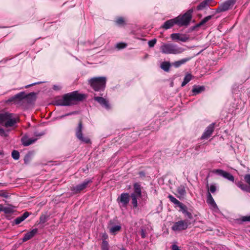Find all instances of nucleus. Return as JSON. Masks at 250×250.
Listing matches in <instances>:
<instances>
[{
	"mask_svg": "<svg viewBox=\"0 0 250 250\" xmlns=\"http://www.w3.org/2000/svg\"><path fill=\"white\" fill-rule=\"evenodd\" d=\"M130 197L131 198L132 204L133 205V208H137L138 206L137 198L141 197L137 195H135L134 194H131Z\"/></svg>",
	"mask_w": 250,
	"mask_h": 250,
	"instance_id": "30",
	"label": "nucleus"
},
{
	"mask_svg": "<svg viewBox=\"0 0 250 250\" xmlns=\"http://www.w3.org/2000/svg\"><path fill=\"white\" fill-rule=\"evenodd\" d=\"M38 232V229H32L31 231L28 232L26 234H25L24 237L22 238V241L25 242L27 240L32 238L33 236L35 235Z\"/></svg>",
	"mask_w": 250,
	"mask_h": 250,
	"instance_id": "17",
	"label": "nucleus"
},
{
	"mask_svg": "<svg viewBox=\"0 0 250 250\" xmlns=\"http://www.w3.org/2000/svg\"><path fill=\"white\" fill-rule=\"evenodd\" d=\"M171 249H172V250H180L179 249L178 247L176 245H175V244H173L172 245Z\"/></svg>",
	"mask_w": 250,
	"mask_h": 250,
	"instance_id": "50",
	"label": "nucleus"
},
{
	"mask_svg": "<svg viewBox=\"0 0 250 250\" xmlns=\"http://www.w3.org/2000/svg\"><path fill=\"white\" fill-rule=\"evenodd\" d=\"M178 206L180 208L181 210L183 213H186L188 216H191V214L187 211V207L185 205H184L183 203H181L179 205V206Z\"/></svg>",
	"mask_w": 250,
	"mask_h": 250,
	"instance_id": "34",
	"label": "nucleus"
},
{
	"mask_svg": "<svg viewBox=\"0 0 250 250\" xmlns=\"http://www.w3.org/2000/svg\"><path fill=\"white\" fill-rule=\"evenodd\" d=\"M116 22L118 24H123L124 22V19L123 18H118L117 20V21H116Z\"/></svg>",
	"mask_w": 250,
	"mask_h": 250,
	"instance_id": "45",
	"label": "nucleus"
},
{
	"mask_svg": "<svg viewBox=\"0 0 250 250\" xmlns=\"http://www.w3.org/2000/svg\"><path fill=\"white\" fill-rule=\"evenodd\" d=\"M106 81L104 77H94L89 80V83L95 91H99L104 89Z\"/></svg>",
	"mask_w": 250,
	"mask_h": 250,
	"instance_id": "3",
	"label": "nucleus"
},
{
	"mask_svg": "<svg viewBox=\"0 0 250 250\" xmlns=\"http://www.w3.org/2000/svg\"><path fill=\"white\" fill-rule=\"evenodd\" d=\"M207 186L208 187V182H207Z\"/></svg>",
	"mask_w": 250,
	"mask_h": 250,
	"instance_id": "55",
	"label": "nucleus"
},
{
	"mask_svg": "<svg viewBox=\"0 0 250 250\" xmlns=\"http://www.w3.org/2000/svg\"><path fill=\"white\" fill-rule=\"evenodd\" d=\"M130 200V195L128 193H123L117 199L120 208H126Z\"/></svg>",
	"mask_w": 250,
	"mask_h": 250,
	"instance_id": "7",
	"label": "nucleus"
},
{
	"mask_svg": "<svg viewBox=\"0 0 250 250\" xmlns=\"http://www.w3.org/2000/svg\"><path fill=\"white\" fill-rule=\"evenodd\" d=\"M174 24H176L175 18L166 21L162 27L165 29H168L172 27Z\"/></svg>",
	"mask_w": 250,
	"mask_h": 250,
	"instance_id": "21",
	"label": "nucleus"
},
{
	"mask_svg": "<svg viewBox=\"0 0 250 250\" xmlns=\"http://www.w3.org/2000/svg\"><path fill=\"white\" fill-rule=\"evenodd\" d=\"M29 215V213L28 212H25L21 216L16 218L14 221L15 224L18 225L20 224L21 222L24 221L26 218Z\"/></svg>",
	"mask_w": 250,
	"mask_h": 250,
	"instance_id": "23",
	"label": "nucleus"
},
{
	"mask_svg": "<svg viewBox=\"0 0 250 250\" xmlns=\"http://www.w3.org/2000/svg\"><path fill=\"white\" fill-rule=\"evenodd\" d=\"M86 95L80 94L78 91H73L64 94L62 98L57 101V104L62 106H70L74 104L77 102L82 101L86 98Z\"/></svg>",
	"mask_w": 250,
	"mask_h": 250,
	"instance_id": "1",
	"label": "nucleus"
},
{
	"mask_svg": "<svg viewBox=\"0 0 250 250\" xmlns=\"http://www.w3.org/2000/svg\"><path fill=\"white\" fill-rule=\"evenodd\" d=\"M73 114H74V112L69 113H67V114H65L64 115L62 116L61 117L62 118V117H63L66 116H69V115H72Z\"/></svg>",
	"mask_w": 250,
	"mask_h": 250,
	"instance_id": "51",
	"label": "nucleus"
},
{
	"mask_svg": "<svg viewBox=\"0 0 250 250\" xmlns=\"http://www.w3.org/2000/svg\"><path fill=\"white\" fill-rule=\"evenodd\" d=\"M43 134V133H42V134H36V136H41Z\"/></svg>",
	"mask_w": 250,
	"mask_h": 250,
	"instance_id": "53",
	"label": "nucleus"
},
{
	"mask_svg": "<svg viewBox=\"0 0 250 250\" xmlns=\"http://www.w3.org/2000/svg\"><path fill=\"white\" fill-rule=\"evenodd\" d=\"M209 190L211 193H214L216 190L215 184L211 185L209 187Z\"/></svg>",
	"mask_w": 250,
	"mask_h": 250,
	"instance_id": "39",
	"label": "nucleus"
},
{
	"mask_svg": "<svg viewBox=\"0 0 250 250\" xmlns=\"http://www.w3.org/2000/svg\"><path fill=\"white\" fill-rule=\"evenodd\" d=\"M170 63L168 62H164L161 64V68L166 72L169 70Z\"/></svg>",
	"mask_w": 250,
	"mask_h": 250,
	"instance_id": "31",
	"label": "nucleus"
},
{
	"mask_svg": "<svg viewBox=\"0 0 250 250\" xmlns=\"http://www.w3.org/2000/svg\"><path fill=\"white\" fill-rule=\"evenodd\" d=\"M47 220V217L45 215H42L40 218V223H44Z\"/></svg>",
	"mask_w": 250,
	"mask_h": 250,
	"instance_id": "38",
	"label": "nucleus"
},
{
	"mask_svg": "<svg viewBox=\"0 0 250 250\" xmlns=\"http://www.w3.org/2000/svg\"><path fill=\"white\" fill-rule=\"evenodd\" d=\"M214 125L215 124L214 123H212L206 128L201 138V139H207L210 137L214 131Z\"/></svg>",
	"mask_w": 250,
	"mask_h": 250,
	"instance_id": "13",
	"label": "nucleus"
},
{
	"mask_svg": "<svg viewBox=\"0 0 250 250\" xmlns=\"http://www.w3.org/2000/svg\"><path fill=\"white\" fill-rule=\"evenodd\" d=\"M192 79V75L190 74H187L181 84L182 87L185 86Z\"/></svg>",
	"mask_w": 250,
	"mask_h": 250,
	"instance_id": "32",
	"label": "nucleus"
},
{
	"mask_svg": "<svg viewBox=\"0 0 250 250\" xmlns=\"http://www.w3.org/2000/svg\"><path fill=\"white\" fill-rule=\"evenodd\" d=\"M13 115L10 113L8 116L9 118L6 120V122L4 124V126L6 127H11L14 126L18 121V118H14Z\"/></svg>",
	"mask_w": 250,
	"mask_h": 250,
	"instance_id": "14",
	"label": "nucleus"
},
{
	"mask_svg": "<svg viewBox=\"0 0 250 250\" xmlns=\"http://www.w3.org/2000/svg\"><path fill=\"white\" fill-rule=\"evenodd\" d=\"M103 237L104 238V239H106V238H107L108 236H107V235L106 234H103Z\"/></svg>",
	"mask_w": 250,
	"mask_h": 250,
	"instance_id": "52",
	"label": "nucleus"
},
{
	"mask_svg": "<svg viewBox=\"0 0 250 250\" xmlns=\"http://www.w3.org/2000/svg\"><path fill=\"white\" fill-rule=\"evenodd\" d=\"M190 60L189 58H185V59H183L181 60H179V61H176L175 62H174L173 63H172V65L175 67H179V66H180L182 64H184L185 63H186L189 60Z\"/></svg>",
	"mask_w": 250,
	"mask_h": 250,
	"instance_id": "27",
	"label": "nucleus"
},
{
	"mask_svg": "<svg viewBox=\"0 0 250 250\" xmlns=\"http://www.w3.org/2000/svg\"><path fill=\"white\" fill-rule=\"evenodd\" d=\"M161 52L165 54H178L185 49L172 43H164L160 47Z\"/></svg>",
	"mask_w": 250,
	"mask_h": 250,
	"instance_id": "2",
	"label": "nucleus"
},
{
	"mask_svg": "<svg viewBox=\"0 0 250 250\" xmlns=\"http://www.w3.org/2000/svg\"><path fill=\"white\" fill-rule=\"evenodd\" d=\"M177 192L179 194L178 196H177V197L179 198H180L181 197H183L186 194V190L185 189V188L184 186H180L178 188H177Z\"/></svg>",
	"mask_w": 250,
	"mask_h": 250,
	"instance_id": "29",
	"label": "nucleus"
},
{
	"mask_svg": "<svg viewBox=\"0 0 250 250\" xmlns=\"http://www.w3.org/2000/svg\"><path fill=\"white\" fill-rule=\"evenodd\" d=\"M204 86L194 85L192 89V92L194 95H196L205 90Z\"/></svg>",
	"mask_w": 250,
	"mask_h": 250,
	"instance_id": "24",
	"label": "nucleus"
},
{
	"mask_svg": "<svg viewBox=\"0 0 250 250\" xmlns=\"http://www.w3.org/2000/svg\"><path fill=\"white\" fill-rule=\"evenodd\" d=\"M213 0H205L200 3V4L197 7L198 10H202L206 8L209 5L213 6V4H211V2L213 1Z\"/></svg>",
	"mask_w": 250,
	"mask_h": 250,
	"instance_id": "19",
	"label": "nucleus"
},
{
	"mask_svg": "<svg viewBox=\"0 0 250 250\" xmlns=\"http://www.w3.org/2000/svg\"><path fill=\"white\" fill-rule=\"evenodd\" d=\"M107 242L105 240H104L102 243L103 250H107Z\"/></svg>",
	"mask_w": 250,
	"mask_h": 250,
	"instance_id": "40",
	"label": "nucleus"
},
{
	"mask_svg": "<svg viewBox=\"0 0 250 250\" xmlns=\"http://www.w3.org/2000/svg\"><path fill=\"white\" fill-rule=\"evenodd\" d=\"M168 198L169 200L177 206H179V205L181 203V202H179L178 200H177L175 197H174L171 195H169L168 196Z\"/></svg>",
	"mask_w": 250,
	"mask_h": 250,
	"instance_id": "35",
	"label": "nucleus"
},
{
	"mask_svg": "<svg viewBox=\"0 0 250 250\" xmlns=\"http://www.w3.org/2000/svg\"><path fill=\"white\" fill-rule=\"evenodd\" d=\"M92 183L91 179H86L82 183L76 186L73 187L71 188V190L74 194L80 193L81 191L86 188L88 185Z\"/></svg>",
	"mask_w": 250,
	"mask_h": 250,
	"instance_id": "8",
	"label": "nucleus"
},
{
	"mask_svg": "<svg viewBox=\"0 0 250 250\" xmlns=\"http://www.w3.org/2000/svg\"><path fill=\"white\" fill-rule=\"evenodd\" d=\"M133 187H134V191L133 193H132L131 194L141 197V196H142L141 188L140 185H139L138 183H135L133 185Z\"/></svg>",
	"mask_w": 250,
	"mask_h": 250,
	"instance_id": "26",
	"label": "nucleus"
},
{
	"mask_svg": "<svg viewBox=\"0 0 250 250\" xmlns=\"http://www.w3.org/2000/svg\"><path fill=\"white\" fill-rule=\"evenodd\" d=\"M242 220L243 222L250 221V215L243 217L242 218Z\"/></svg>",
	"mask_w": 250,
	"mask_h": 250,
	"instance_id": "46",
	"label": "nucleus"
},
{
	"mask_svg": "<svg viewBox=\"0 0 250 250\" xmlns=\"http://www.w3.org/2000/svg\"><path fill=\"white\" fill-rule=\"evenodd\" d=\"M0 135L6 137L8 135V133L3 128H0Z\"/></svg>",
	"mask_w": 250,
	"mask_h": 250,
	"instance_id": "41",
	"label": "nucleus"
},
{
	"mask_svg": "<svg viewBox=\"0 0 250 250\" xmlns=\"http://www.w3.org/2000/svg\"><path fill=\"white\" fill-rule=\"evenodd\" d=\"M42 82H37V83H33L32 84H30L29 85H27L26 86H25V88H28L30 86H33V85H36V84H40V83H41Z\"/></svg>",
	"mask_w": 250,
	"mask_h": 250,
	"instance_id": "49",
	"label": "nucleus"
},
{
	"mask_svg": "<svg viewBox=\"0 0 250 250\" xmlns=\"http://www.w3.org/2000/svg\"><path fill=\"white\" fill-rule=\"evenodd\" d=\"M121 229V226L120 225L113 226L109 228V232L114 235H116Z\"/></svg>",
	"mask_w": 250,
	"mask_h": 250,
	"instance_id": "25",
	"label": "nucleus"
},
{
	"mask_svg": "<svg viewBox=\"0 0 250 250\" xmlns=\"http://www.w3.org/2000/svg\"><path fill=\"white\" fill-rule=\"evenodd\" d=\"M37 139L29 138L27 136H24L21 138V142L24 146H28L34 143Z\"/></svg>",
	"mask_w": 250,
	"mask_h": 250,
	"instance_id": "18",
	"label": "nucleus"
},
{
	"mask_svg": "<svg viewBox=\"0 0 250 250\" xmlns=\"http://www.w3.org/2000/svg\"><path fill=\"white\" fill-rule=\"evenodd\" d=\"M156 42H157V40L155 39L150 40V41H149L148 42V46L150 47H153L155 45V44H156Z\"/></svg>",
	"mask_w": 250,
	"mask_h": 250,
	"instance_id": "37",
	"label": "nucleus"
},
{
	"mask_svg": "<svg viewBox=\"0 0 250 250\" xmlns=\"http://www.w3.org/2000/svg\"><path fill=\"white\" fill-rule=\"evenodd\" d=\"M171 39L174 41L186 42L189 40V37L185 34L173 33L170 35Z\"/></svg>",
	"mask_w": 250,
	"mask_h": 250,
	"instance_id": "12",
	"label": "nucleus"
},
{
	"mask_svg": "<svg viewBox=\"0 0 250 250\" xmlns=\"http://www.w3.org/2000/svg\"><path fill=\"white\" fill-rule=\"evenodd\" d=\"M192 12V11L190 10L182 16L175 18L176 24L180 26L188 25L191 19Z\"/></svg>",
	"mask_w": 250,
	"mask_h": 250,
	"instance_id": "4",
	"label": "nucleus"
},
{
	"mask_svg": "<svg viewBox=\"0 0 250 250\" xmlns=\"http://www.w3.org/2000/svg\"><path fill=\"white\" fill-rule=\"evenodd\" d=\"M3 211L5 213H11L14 211V209L12 206H4L2 204H0V212Z\"/></svg>",
	"mask_w": 250,
	"mask_h": 250,
	"instance_id": "22",
	"label": "nucleus"
},
{
	"mask_svg": "<svg viewBox=\"0 0 250 250\" xmlns=\"http://www.w3.org/2000/svg\"><path fill=\"white\" fill-rule=\"evenodd\" d=\"M83 127V122L82 120H80L78 124V126L76 128V136L77 138L81 142L86 144H88L90 142V140L88 137H85L83 136L82 133Z\"/></svg>",
	"mask_w": 250,
	"mask_h": 250,
	"instance_id": "6",
	"label": "nucleus"
},
{
	"mask_svg": "<svg viewBox=\"0 0 250 250\" xmlns=\"http://www.w3.org/2000/svg\"><path fill=\"white\" fill-rule=\"evenodd\" d=\"M62 88V87L60 85H54L53 86V89L54 90L58 91L61 90Z\"/></svg>",
	"mask_w": 250,
	"mask_h": 250,
	"instance_id": "47",
	"label": "nucleus"
},
{
	"mask_svg": "<svg viewBox=\"0 0 250 250\" xmlns=\"http://www.w3.org/2000/svg\"><path fill=\"white\" fill-rule=\"evenodd\" d=\"M188 220H181L175 222L172 227V229L174 231H181L185 230L188 227Z\"/></svg>",
	"mask_w": 250,
	"mask_h": 250,
	"instance_id": "9",
	"label": "nucleus"
},
{
	"mask_svg": "<svg viewBox=\"0 0 250 250\" xmlns=\"http://www.w3.org/2000/svg\"><path fill=\"white\" fill-rule=\"evenodd\" d=\"M244 179L248 185L244 184L242 181L235 182V184L242 190L250 193V174L245 175Z\"/></svg>",
	"mask_w": 250,
	"mask_h": 250,
	"instance_id": "5",
	"label": "nucleus"
},
{
	"mask_svg": "<svg viewBox=\"0 0 250 250\" xmlns=\"http://www.w3.org/2000/svg\"><path fill=\"white\" fill-rule=\"evenodd\" d=\"M0 196L4 197L5 198H8V195L7 193L3 191H0Z\"/></svg>",
	"mask_w": 250,
	"mask_h": 250,
	"instance_id": "44",
	"label": "nucleus"
},
{
	"mask_svg": "<svg viewBox=\"0 0 250 250\" xmlns=\"http://www.w3.org/2000/svg\"><path fill=\"white\" fill-rule=\"evenodd\" d=\"M207 203L210 208H212L213 209H218L217 206L209 192L207 194Z\"/></svg>",
	"mask_w": 250,
	"mask_h": 250,
	"instance_id": "16",
	"label": "nucleus"
},
{
	"mask_svg": "<svg viewBox=\"0 0 250 250\" xmlns=\"http://www.w3.org/2000/svg\"><path fill=\"white\" fill-rule=\"evenodd\" d=\"M26 97L24 92H21L16 94L15 96L8 100L7 102H16L17 100L21 101Z\"/></svg>",
	"mask_w": 250,
	"mask_h": 250,
	"instance_id": "20",
	"label": "nucleus"
},
{
	"mask_svg": "<svg viewBox=\"0 0 250 250\" xmlns=\"http://www.w3.org/2000/svg\"><path fill=\"white\" fill-rule=\"evenodd\" d=\"M212 17V15H209L208 16L204 18L199 23H198L196 26L197 27H200L203 25H204L205 23H206L207 22H208L209 20H210Z\"/></svg>",
	"mask_w": 250,
	"mask_h": 250,
	"instance_id": "33",
	"label": "nucleus"
},
{
	"mask_svg": "<svg viewBox=\"0 0 250 250\" xmlns=\"http://www.w3.org/2000/svg\"><path fill=\"white\" fill-rule=\"evenodd\" d=\"M213 172L214 173L217 174L218 175H219L222 176L224 178H226L230 181H231L233 182L234 181V177L232 174H231L230 173L225 171L222 169H215L213 171Z\"/></svg>",
	"mask_w": 250,
	"mask_h": 250,
	"instance_id": "11",
	"label": "nucleus"
},
{
	"mask_svg": "<svg viewBox=\"0 0 250 250\" xmlns=\"http://www.w3.org/2000/svg\"><path fill=\"white\" fill-rule=\"evenodd\" d=\"M126 46V44L124 43H119L116 45V47L119 49H123Z\"/></svg>",
	"mask_w": 250,
	"mask_h": 250,
	"instance_id": "42",
	"label": "nucleus"
},
{
	"mask_svg": "<svg viewBox=\"0 0 250 250\" xmlns=\"http://www.w3.org/2000/svg\"><path fill=\"white\" fill-rule=\"evenodd\" d=\"M94 100L99 103L102 106H104L106 109H110V105L108 101L105 99L101 97H94Z\"/></svg>",
	"mask_w": 250,
	"mask_h": 250,
	"instance_id": "15",
	"label": "nucleus"
},
{
	"mask_svg": "<svg viewBox=\"0 0 250 250\" xmlns=\"http://www.w3.org/2000/svg\"><path fill=\"white\" fill-rule=\"evenodd\" d=\"M12 156L14 159L17 160L20 158V153L17 150H13L12 152Z\"/></svg>",
	"mask_w": 250,
	"mask_h": 250,
	"instance_id": "36",
	"label": "nucleus"
},
{
	"mask_svg": "<svg viewBox=\"0 0 250 250\" xmlns=\"http://www.w3.org/2000/svg\"><path fill=\"white\" fill-rule=\"evenodd\" d=\"M10 113H5L0 114V124L3 125L6 122V120L8 119V116H9Z\"/></svg>",
	"mask_w": 250,
	"mask_h": 250,
	"instance_id": "28",
	"label": "nucleus"
},
{
	"mask_svg": "<svg viewBox=\"0 0 250 250\" xmlns=\"http://www.w3.org/2000/svg\"><path fill=\"white\" fill-rule=\"evenodd\" d=\"M3 153L2 151H0V155H2Z\"/></svg>",
	"mask_w": 250,
	"mask_h": 250,
	"instance_id": "54",
	"label": "nucleus"
},
{
	"mask_svg": "<svg viewBox=\"0 0 250 250\" xmlns=\"http://www.w3.org/2000/svg\"><path fill=\"white\" fill-rule=\"evenodd\" d=\"M29 160H30V156L28 155H26L24 159L25 163L27 164L28 163V162L29 161Z\"/></svg>",
	"mask_w": 250,
	"mask_h": 250,
	"instance_id": "48",
	"label": "nucleus"
},
{
	"mask_svg": "<svg viewBox=\"0 0 250 250\" xmlns=\"http://www.w3.org/2000/svg\"><path fill=\"white\" fill-rule=\"evenodd\" d=\"M141 236L142 238H145L146 237V230L142 229L141 230Z\"/></svg>",
	"mask_w": 250,
	"mask_h": 250,
	"instance_id": "43",
	"label": "nucleus"
},
{
	"mask_svg": "<svg viewBox=\"0 0 250 250\" xmlns=\"http://www.w3.org/2000/svg\"><path fill=\"white\" fill-rule=\"evenodd\" d=\"M235 3V0H228L220 5L216 9V12L217 13H220L221 12L226 11L230 8V7H232Z\"/></svg>",
	"mask_w": 250,
	"mask_h": 250,
	"instance_id": "10",
	"label": "nucleus"
}]
</instances>
